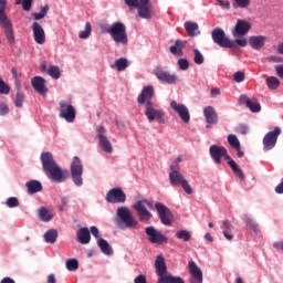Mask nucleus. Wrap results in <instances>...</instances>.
Listing matches in <instances>:
<instances>
[{
  "instance_id": "1",
  "label": "nucleus",
  "mask_w": 283,
  "mask_h": 283,
  "mask_svg": "<svg viewBox=\"0 0 283 283\" xmlns=\"http://www.w3.org/2000/svg\"><path fill=\"white\" fill-rule=\"evenodd\" d=\"M41 163L43 171L50 180H53V182H65V180H67V171L59 167V164H56L51 153H42Z\"/></svg>"
},
{
  "instance_id": "2",
  "label": "nucleus",
  "mask_w": 283,
  "mask_h": 283,
  "mask_svg": "<svg viewBox=\"0 0 283 283\" xmlns=\"http://www.w3.org/2000/svg\"><path fill=\"white\" fill-rule=\"evenodd\" d=\"M209 154L216 165H220L222 163V158L228 160V165L231 167L233 174H235L240 180H244V172L242 169H240V167H238V164L231 158L224 146L211 145L209 148Z\"/></svg>"
},
{
  "instance_id": "3",
  "label": "nucleus",
  "mask_w": 283,
  "mask_h": 283,
  "mask_svg": "<svg viewBox=\"0 0 283 283\" xmlns=\"http://www.w3.org/2000/svg\"><path fill=\"white\" fill-rule=\"evenodd\" d=\"M115 224L117 229H136L138 227V220L132 213V210L127 207H119L117 208Z\"/></svg>"
},
{
  "instance_id": "4",
  "label": "nucleus",
  "mask_w": 283,
  "mask_h": 283,
  "mask_svg": "<svg viewBox=\"0 0 283 283\" xmlns=\"http://www.w3.org/2000/svg\"><path fill=\"white\" fill-rule=\"evenodd\" d=\"M156 274L158 276L157 283H185V280L180 276H172L167 272V263L163 254L157 255L155 260Z\"/></svg>"
},
{
  "instance_id": "5",
  "label": "nucleus",
  "mask_w": 283,
  "mask_h": 283,
  "mask_svg": "<svg viewBox=\"0 0 283 283\" xmlns=\"http://www.w3.org/2000/svg\"><path fill=\"white\" fill-rule=\"evenodd\" d=\"M169 180L172 187H182L184 191L191 196L193 193V188L189 185V181L180 174L178 166L170 167Z\"/></svg>"
},
{
  "instance_id": "6",
  "label": "nucleus",
  "mask_w": 283,
  "mask_h": 283,
  "mask_svg": "<svg viewBox=\"0 0 283 283\" xmlns=\"http://www.w3.org/2000/svg\"><path fill=\"white\" fill-rule=\"evenodd\" d=\"M6 8H8V1L0 0V25L3 28L9 43H14V29H12V22L8 19Z\"/></svg>"
},
{
  "instance_id": "7",
  "label": "nucleus",
  "mask_w": 283,
  "mask_h": 283,
  "mask_svg": "<svg viewBox=\"0 0 283 283\" xmlns=\"http://www.w3.org/2000/svg\"><path fill=\"white\" fill-rule=\"evenodd\" d=\"M109 36L115 43H120L122 45H127V43H129L127 27L123 22H114L112 24Z\"/></svg>"
},
{
  "instance_id": "8",
  "label": "nucleus",
  "mask_w": 283,
  "mask_h": 283,
  "mask_svg": "<svg viewBox=\"0 0 283 283\" xmlns=\"http://www.w3.org/2000/svg\"><path fill=\"white\" fill-rule=\"evenodd\" d=\"M128 8H137L140 19H151V2L150 0H125Z\"/></svg>"
},
{
  "instance_id": "9",
  "label": "nucleus",
  "mask_w": 283,
  "mask_h": 283,
  "mask_svg": "<svg viewBox=\"0 0 283 283\" xmlns=\"http://www.w3.org/2000/svg\"><path fill=\"white\" fill-rule=\"evenodd\" d=\"M147 207L148 209H154V203L147 199L139 200L133 205V209L137 211L140 222H149L154 218V214L147 210Z\"/></svg>"
},
{
  "instance_id": "10",
  "label": "nucleus",
  "mask_w": 283,
  "mask_h": 283,
  "mask_svg": "<svg viewBox=\"0 0 283 283\" xmlns=\"http://www.w3.org/2000/svg\"><path fill=\"white\" fill-rule=\"evenodd\" d=\"M71 178L76 187H83V164L78 156L73 157L71 163Z\"/></svg>"
},
{
  "instance_id": "11",
  "label": "nucleus",
  "mask_w": 283,
  "mask_h": 283,
  "mask_svg": "<svg viewBox=\"0 0 283 283\" xmlns=\"http://www.w3.org/2000/svg\"><path fill=\"white\" fill-rule=\"evenodd\" d=\"M145 116L149 120V123H154V120L165 125V112L161 109L156 108V104L148 103L145 104Z\"/></svg>"
},
{
  "instance_id": "12",
  "label": "nucleus",
  "mask_w": 283,
  "mask_h": 283,
  "mask_svg": "<svg viewBox=\"0 0 283 283\" xmlns=\"http://www.w3.org/2000/svg\"><path fill=\"white\" fill-rule=\"evenodd\" d=\"M155 209L157 210L160 222L165 224V227H171L174 220V213H171V210L161 202H156Z\"/></svg>"
},
{
  "instance_id": "13",
  "label": "nucleus",
  "mask_w": 283,
  "mask_h": 283,
  "mask_svg": "<svg viewBox=\"0 0 283 283\" xmlns=\"http://www.w3.org/2000/svg\"><path fill=\"white\" fill-rule=\"evenodd\" d=\"M60 118H64L66 123L76 120V108L65 101L60 102Z\"/></svg>"
},
{
  "instance_id": "14",
  "label": "nucleus",
  "mask_w": 283,
  "mask_h": 283,
  "mask_svg": "<svg viewBox=\"0 0 283 283\" xmlns=\"http://www.w3.org/2000/svg\"><path fill=\"white\" fill-rule=\"evenodd\" d=\"M105 200L111 205H118L126 202L127 196L122 188H113L106 193Z\"/></svg>"
},
{
  "instance_id": "15",
  "label": "nucleus",
  "mask_w": 283,
  "mask_h": 283,
  "mask_svg": "<svg viewBox=\"0 0 283 283\" xmlns=\"http://www.w3.org/2000/svg\"><path fill=\"white\" fill-rule=\"evenodd\" d=\"M212 40L220 45V48H234L235 42H232L224 35V31L222 29H214L212 31Z\"/></svg>"
},
{
  "instance_id": "16",
  "label": "nucleus",
  "mask_w": 283,
  "mask_h": 283,
  "mask_svg": "<svg viewBox=\"0 0 283 283\" xmlns=\"http://www.w3.org/2000/svg\"><path fill=\"white\" fill-rule=\"evenodd\" d=\"M145 231L151 244H167V238L165 237V234L155 229L154 226L147 227Z\"/></svg>"
},
{
  "instance_id": "17",
  "label": "nucleus",
  "mask_w": 283,
  "mask_h": 283,
  "mask_svg": "<svg viewBox=\"0 0 283 283\" xmlns=\"http://www.w3.org/2000/svg\"><path fill=\"white\" fill-rule=\"evenodd\" d=\"M170 107L178 114L182 123L189 124L191 120V114H189V108L185 104H179L176 101L170 102Z\"/></svg>"
},
{
  "instance_id": "18",
  "label": "nucleus",
  "mask_w": 283,
  "mask_h": 283,
  "mask_svg": "<svg viewBox=\"0 0 283 283\" xmlns=\"http://www.w3.org/2000/svg\"><path fill=\"white\" fill-rule=\"evenodd\" d=\"M282 134L280 127H275L272 132H269L263 138L264 149L266 151L273 149L277 145V137Z\"/></svg>"
},
{
  "instance_id": "19",
  "label": "nucleus",
  "mask_w": 283,
  "mask_h": 283,
  "mask_svg": "<svg viewBox=\"0 0 283 283\" xmlns=\"http://www.w3.org/2000/svg\"><path fill=\"white\" fill-rule=\"evenodd\" d=\"M155 74L158 81H161V83H167L168 85H176L180 81V77H178V75L171 74L160 69H157Z\"/></svg>"
},
{
  "instance_id": "20",
  "label": "nucleus",
  "mask_w": 283,
  "mask_h": 283,
  "mask_svg": "<svg viewBox=\"0 0 283 283\" xmlns=\"http://www.w3.org/2000/svg\"><path fill=\"white\" fill-rule=\"evenodd\" d=\"M154 86H145L142 90V93L137 96L138 105H148V103H154Z\"/></svg>"
},
{
  "instance_id": "21",
  "label": "nucleus",
  "mask_w": 283,
  "mask_h": 283,
  "mask_svg": "<svg viewBox=\"0 0 283 283\" xmlns=\"http://www.w3.org/2000/svg\"><path fill=\"white\" fill-rule=\"evenodd\" d=\"M97 138L99 140V147L106 153L112 154L114 148L112 147V142L105 136V127L99 126L97 127Z\"/></svg>"
},
{
  "instance_id": "22",
  "label": "nucleus",
  "mask_w": 283,
  "mask_h": 283,
  "mask_svg": "<svg viewBox=\"0 0 283 283\" xmlns=\"http://www.w3.org/2000/svg\"><path fill=\"white\" fill-rule=\"evenodd\" d=\"M250 30H251V23L245 20L239 19L237 21L234 30L232 31V34L235 39H238V36H244V34H249Z\"/></svg>"
},
{
  "instance_id": "23",
  "label": "nucleus",
  "mask_w": 283,
  "mask_h": 283,
  "mask_svg": "<svg viewBox=\"0 0 283 283\" xmlns=\"http://www.w3.org/2000/svg\"><path fill=\"white\" fill-rule=\"evenodd\" d=\"M203 116L206 118V125L207 129H210L212 125H218V113H216V108L213 106H207L203 109Z\"/></svg>"
},
{
  "instance_id": "24",
  "label": "nucleus",
  "mask_w": 283,
  "mask_h": 283,
  "mask_svg": "<svg viewBox=\"0 0 283 283\" xmlns=\"http://www.w3.org/2000/svg\"><path fill=\"white\" fill-rule=\"evenodd\" d=\"M32 30L35 43L43 45V43H45V30H43V27H41L39 22H33Z\"/></svg>"
},
{
  "instance_id": "25",
  "label": "nucleus",
  "mask_w": 283,
  "mask_h": 283,
  "mask_svg": "<svg viewBox=\"0 0 283 283\" xmlns=\"http://www.w3.org/2000/svg\"><path fill=\"white\" fill-rule=\"evenodd\" d=\"M239 103L240 105H245V107H249L250 112H252L253 114H256L262 109L260 103L251 101L247 95H241L239 97Z\"/></svg>"
},
{
  "instance_id": "26",
  "label": "nucleus",
  "mask_w": 283,
  "mask_h": 283,
  "mask_svg": "<svg viewBox=\"0 0 283 283\" xmlns=\"http://www.w3.org/2000/svg\"><path fill=\"white\" fill-rule=\"evenodd\" d=\"M31 85L33 90L38 92V94H42V96L48 94V86H45V78H43L42 76L33 77L31 80Z\"/></svg>"
},
{
  "instance_id": "27",
  "label": "nucleus",
  "mask_w": 283,
  "mask_h": 283,
  "mask_svg": "<svg viewBox=\"0 0 283 283\" xmlns=\"http://www.w3.org/2000/svg\"><path fill=\"white\" fill-rule=\"evenodd\" d=\"M266 43V36L264 35H252L249 38V45L253 50H262V46Z\"/></svg>"
},
{
  "instance_id": "28",
  "label": "nucleus",
  "mask_w": 283,
  "mask_h": 283,
  "mask_svg": "<svg viewBox=\"0 0 283 283\" xmlns=\"http://www.w3.org/2000/svg\"><path fill=\"white\" fill-rule=\"evenodd\" d=\"M76 240L80 242V244H90V241L92 240V235L90 234V229L82 228L76 233Z\"/></svg>"
},
{
  "instance_id": "29",
  "label": "nucleus",
  "mask_w": 283,
  "mask_h": 283,
  "mask_svg": "<svg viewBox=\"0 0 283 283\" xmlns=\"http://www.w3.org/2000/svg\"><path fill=\"white\" fill-rule=\"evenodd\" d=\"M186 45H187L186 41L176 40L175 44L170 46L171 54L174 56H182L185 54L182 50H185Z\"/></svg>"
},
{
  "instance_id": "30",
  "label": "nucleus",
  "mask_w": 283,
  "mask_h": 283,
  "mask_svg": "<svg viewBox=\"0 0 283 283\" xmlns=\"http://www.w3.org/2000/svg\"><path fill=\"white\" fill-rule=\"evenodd\" d=\"M184 28L188 33V36H198V34H200V27L196 22L187 21L185 22Z\"/></svg>"
},
{
  "instance_id": "31",
  "label": "nucleus",
  "mask_w": 283,
  "mask_h": 283,
  "mask_svg": "<svg viewBox=\"0 0 283 283\" xmlns=\"http://www.w3.org/2000/svg\"><path fill=\"white\" fill-rule=\"evenodd\" d=\"M28 189V193H39V191H43V185H41L38 180H30L25 184Z\"/></svg>"
},
{
  "instance_id": "32",
  "label": "nucleus",
  "mask_w": 283,
  "mask_h": 283,
  "mask_svg": "<svg viewBox=\"0 0 283 283\" xmlns=\"http://www.w3.org/2000/svg\"><path fill=\"white\" fill-rule=\"evenodd\" d=\"M221 229L223 231V235L229 241L233 240V234H231V230L233 229V224H231V221L223 220L221 224Z\"/></svg>"
},
{
  "instance_id": "33",
  "label": "nucleus",
  "mask_w": 283,
  "mask_h": 283,
  "mask_svg": "<svg viewBox=\"0 0 283 283\" xmlns=\"http://www.w3.org/2000/svg\"><path fill=\"white\" fill-rule=\"evenodd\" d=\"M97 245L99 247L102 253H104L105 255H112V253H114L107 240L103 238L97 240Z\"/></svg>"
},
{
  "instance_id": "34",
  "label": "nucleus",
  "mask_w": 283,
  "mask_h": 283,
  "mask_svg": "<svg viewBox=\"0 0 283 283\" xmlns=\"http://www.w3.org/2000/svg\"><path fill=\"white\" fill-rule=\"evenodd\" d=\"M56 238H59V231L54 229H50L44 233V240L48 244H54V242H56Z\"/></svg>"
},
{
  "instance_id": "35",
  "label": "nucleus",
  "mask_w": 283,
  "mask_h": 283,
  "mask_svg": "<svg viewBox=\"0 0 283 283\" xmlns=\"http://www.w3.org/2000/svg\"><path fill=\"white\" fill-rule=\"evenodd\" d=\"M188 266H189V271H190V273L192 275L191 277H200V279H202V270H200V268H198L196 262L189 261Z\"/></svg>"
},
{
  "instance_id": "36",
  "label": "nucleus",
  "mask_w": 283,
  "mask_h": 283,
  "mask_svg": "<svg viewBox=\"0 0 283 283\" xmlns=\"http://www.w3.org/2000/svg\"><path fill=\"white\" fill-rule=\"evenodd\" d=\"M39 213V218L40 220H42V222H50V220H52V214L50 213V210H48V208L45 207H41L38 210Z\"/></svg>"
},
{
  "instance_id": "37",
  "label": "nucleus",
  "mask_w": 283,
  "mask_h": 283,
  "mask_svg": "<svg viewBox=\"0 0 283 283\" xmlns=\"http://www.w3.org/2000/svg\"><path fill=\"white\" fill-rule=\"evenodd\" d=\"M46 74L51 76V78L59 80L61 78V69L55 65L49 66L46 70Z\"/></svg>"
},
{
  "instance_id": "38",
  "label": "nucleus",
  "mask_w": 283,
  "mask_h": 283,
  "mask_svg": "<svg viewBox=\"0 0 283 283\" xmlns=\"http://www.w3.org/2000/svg\"><path fill=\"white\" fill-rule=\"evenodd\" d=\"M24 98H25V95H23V93H21V84H18L15 101H14L15 107H23V99Z\"/></svg>"
},
{
  "instance_id": "39",
  "label": "nucleus",
  "mask_w": 283,
  "mask_h": 283,
  "mask_svg": "<svg viewBox=\"0 0 283 283\" xmlns=\"http://www.w3.org/2000/svg\"><path fill=\"white\" fill-rule=\"evenodd\" d=\"M115 67L117 69V72H125V70H127V67H129V63L127 62V59H125V57L117 59L115 61Z\"/></svg>"
},
{
  "instance_id": "40",
  "label": "nucleus",
  "mask_w": 283,
  "mask_h": 283,
  "mask_svg": "<svg viewBox=\"0 0 283 283\" xmlns=\"http://www.w3.org/2000/svg\"><path fill=\"white\" fill-rule=\"evenodd\" d=\"M175 237L178 240H182L184 242H189V240H191V232H189L187 230H179V231H177Z\"/></svg>"
},
{
  "instance_id": "41",
  "label": "nucleus",
  "mask_w": 283,
  "mask_h": 283,
  "mask_svg": "<svg viewBox=\"0 0 283 283\" xmlns=\"http://www.w3.org/2000/svg\"><path fill=\"white\" fill-rule=\"evenodd\" d=\"M233 8H240L241 10H247L251 6V0H233Z\"/></svg>"
},
{
  "instance_id": "42",
  "label": "nucleus",
  "mask_w": 283,
  "mask_h": 283,
  "mask_svg": "<svg viewBox=\"0 0 283 283\" xmlns=\"http://www.w3.org/2000/svg\"><path fill=\"white\" fill-rule=\"evenodd\" d=\"M48 12H50V6L46 4L41 8L40 13H33L34 21H41V19H45V17L48 15Z\"/></svg>"
},
{
  "instance_id": "43",
  "label": "nucleus",
  "mask_w": 283,
  "mask_h": 283,
  "mask_svg": "<svg viewBox=\"0 0 283 283\" xmlns=\"http://www.w3.org/2000/svg\"><path fill=\"white\" fill-rule=\"evenodd\" d=\"M266 85L269 90H277L280 87V80L275 76H270L266 78Z\"/></svg>"
},
{
  "instance_id": "44",
  "label": "nucleus",
  "mask_w": 283,
  "mask_h": 283,
  "mask_svg": "<svg viewBox=\"0 0 283 283\" xmlns=\"http://www.w3.org/2000/svg\"><path fill=\"white\" fill-rule=\"evenodd\" d=\"M228 143L232 149H240V140L238 139V136L230 134L228 136Z\"/></svg>"
},
{
  "instance_id": "45",
  "label": "nucleus",
  "mask_w": 283,
  "mask_h": 283,
  "mask_svg": "<svg viewBox=\"0 0 283 283\" xmlns=\"http://www.w3.org/2000/svg\"><path fill=\"white\" fill-rule=\"evenodd\" d=\"M90 34H92V24L90 22H86L85 30L81 31L78 36L80 39H88Z\"/></svg>"
},
{
  "instance_id": "46",
  "label": "nucleus",
  "mask_w": 283,
  "mask_h": 283,
  "mask_svg": "<svg viewBox=\"0 0 283 283\" xmlns=\"http://www.w3.org/2000/svg\"><path fill=\"white\" fill-rule=\"evenodd\" d=\"M193 54H195L193 61L196 65H202V63H205V56L202 55V53H200L198 49H195Z\"/></svg>"
},
{
  "instance_id": "47",
  "label": "nucleus",
  "mask_w": 283,
  "mask_h": 283,
  "mask_svg": "<svg viewBox=\"0 0 283 283\" xmlns=\"http://www.w3.org/2000/svg\"><path fill=\"white\" fill-rule=\"evenodd\" d=\"M66 269L69 271H76L78 269V261L76 259H69L66 261Z\"/></svg>"
},
{
  "instance_id": "48",
  "label": "nucleus",
  "mask_w": 283,
  "mask_h": 283,
  "mask_svg": "<svg viewBox=\"0 0 283 283\" xmlns=\"http://www.w3.org/2000/svg\"><path fill=\"white\" fill-rule=\"evenodd\" d=\"M0 94H10V85L3 81V77L0 76Z\"/></svg>"
},
{
  "instance_id": "49",
  "label": "nucleus",
  "mask_w": 283,
  "mask_h": 283,
  "mask_svg": "<svg viewBox=\"0 0 283 283\" xmlns=\"http://www.w3.org/2000/svg\"><path fill=\"white\" fill-rule=\"evenodd\" d=\"M7 207L13 209L14 207H19V199L17 197H10L7 199Z\"/></svg>"
},
{
  "instance_id": "50",
  "label": "nucleus",
  "mask_w": 283,
  "mask_h": 283,
  "mask_svg": "<svg viewBox=\"0 0 283 283\" xmlns=\"http://www.w3.org/2000/svg\"><path fill=\"white\" fill-rule=\"evenodd\" d=\"M178 66L182 71L189 70V61L187 59H180L178 60Z\"/></svg>"
},
{
  "instance_id": "51",
  "label": "nucleus",
  "mask_w": 283,
  "mask_h": 283,
  "mask_svg": "<svg viewBox=\"0 0 283 283\" xmlns=\"http://www.w3.org/2000/svg\"><path fill=\"white\" fill-rule=\"evenodd\" d=\"M237 133L242 134V136H247L249 134V126L241 124L237 127Z\"/></svg>"
},
{
  "instance_id": "52",
  "label": "nucleus",
  "mask_w": 283,
  "mask_h": 283,
  "mask_svg": "<svg viewBox=\"0 0 283 283\" xmlns=\"http://www.w3.org/2000/svg\"><path fill=\"white\" fill-rule=\"evenodd\" d=\"M233 78L235 83H242L244 81V72L238 71L234 73Z\"/></svg>"
},
{
  "instance_id": "53",
  "label": "nucleus",
  "mask_w": 283,
  "mask_h": 283,
  "mask_svg": "<svg viewBox=\"0 0 283 283\" xmlns=\"http://www.w3.org/2000/svg\"><path fill=\"white\" fill-rule=\"evenodd\" d=\"M232 43H237V45H240V48H247L249 41H247V38H242V39H237L234 41H232Z\"/></svg>"
},
{
  "instance_id": "54",
  "label": "nucleus",
  "mask_w": 283,
  "mask_h": 283,
  "mask_svg": "<svg viewBox=\"0 0 283 283\" xmlns=\"http://www.w3.org/2000/svg\"><path fill=\"white\" fill-rule=\"evenodd\" d=\"M22 8L25 12H30V10L32 9V0H23Z\"/></svg>"
},
{
  "instance_id": "55",
  "label": "nucleus",
  "mask_w": 283,
  "mask_h": 283,
  "mask_svg": "<svg viewBox=\"0 0 283 283\" xmlns=\"http://www.w3.org/2000/svg\"><path fill=\"white\" fill-rule=\"evenodd\" d=\"M11 74H12V76L14 77V80H15V85L18 86V85H21V83L19 82V73H18V71H17V67H12L11 69Z\"/></svg>"
},
{
  "instance_id": "56",
  "label": "nucleus",
  "mask_w": 283,
  "mask_h": 283,
  "mask_svg": "<svg viewBox=\"0 0 283 283\" xmlns=\"http://www.w3.org/2000/svg\"><path fill=\"white\" fill-rule=\"evenodd\" d=\"M134 283H147V276H145V274H139L135 277Z\"/></svg>"
},
{
  "instance_id": "57",
  "label": "nucleus",
  "mask_w": 283,
  "mask_h": 283,
  "mask_svg": "<svg viewBox=\"0 0 283 283\" xmlns=\"http://www.w3.org/2000/svg\"><path fill=\"white\" fill-rule=\"evenodd\" d=\"M10 109L8 108V105L1 103L0 104V116H6Z\"/></svg>"
},
{
  "instance_id": "58",
  "label": "nucleus",
  "mask_w": 283,
  "mask_h": 283,
  "mask_svg": "<svg viewBox=\"0 0 283 283\" xmlns=\"http://www.w3.org/2000/svg\"><path fill=\"white\" fill-rule=\"evenodd\" d=\"M91 233L97 241L101 240V235L98 234V228H96V226L91 227Z\"/></svg>"
},
{
  "instance_id": "59",
  "label": "nucleus",
  "mask_w": 283,
  "mask_h": 283,
  "mask_svg": "<svg viewBox=\"0 0 283 283\" xmlns=\"http://www.w3.org/2000/svg\"><path fill=\"white\" fill-rule=\"evenodd\" d=\"M219 6L221 8H224L226 10H231V3L229 1H223V0H217Z\"/></svg>"
},
{
  "instance_id": "60",
  "label": "nucleus",
  "mask_w": 283,
  "mask_h": 283,
  "mask_svg": "<svg viewBox=\"0 0 283 283\" xmlns=\"http://www.w3.org/2000/svg\"><path fill=\"white\" fill-rule=\"evenodd\" d=\"M249 227L254 231V233H258L260 229L258 228V224H255L253 221L249 220L248 221Z\"/></svg>"
},
{
  "instance_id": "61",
  "label": "nucleus",
  "mask_w": 283,
  "mask_h": 283,
  "mask_svg": "<svg viewBox=\"0 0 283 283\" xmlns=\"http://www.w3.org/2000/svg\"><path fill=\"white\" fill-rule=\"evenodd\" d=\"M101 30H102L103 34H109V32H111V30H112V24H111V25H105V24H103V25L101 27Z\"/></svg>"
},
{
  "instance_id": "62",
  "label": "nucleus",
  "mask_w": 283,
  "mask_h": 283,
  "mask_svg": "<svg viewBox=\"0 0 283 283\" xmlns=\"http://www.w3.org/2000/svg\"><path fill=\"white\" fill-rule=\"evenodd\" d=\"M275 70H276L277 76H280V78H283V65H276Z\"/></svg>"
},
{
  "instance_id": "63",
  "label": "nucleus",
  "mask_w": 283,
  "mask_h": 283,
  "mask_svg": "<svg viewBox=\"0 0 283 283\" xmlns=\"http://www.w3.org/2000/svg\"><path fill=\"white\" fill-rule=\"evenodd\" d=\"M0 283H15L12 279H10V277H3L1 281H0Z\"/></svg>"
},
{
  "instance_id": "64",
  "label": "nucleus",
  "mask_w": 283,
  "mask_h": 283,
  "mask_svg": "<svg viewBox=\"0 0 283 283\" xmlns=\"http://www.w3.org/2000/svg\"><path fill=\"white\" fill-rule=\"evenodd\" d=\"M190 283H202V279L200 277H190Z\"/></svg>"
}]
</instances>
